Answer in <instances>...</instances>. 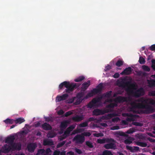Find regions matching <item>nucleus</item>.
Listing matches in <instances>:
<instances>
[{"mask_svg":"<svg viewBox=\"0 0 155 155\" xmlns=\"http://www.w3.org/2000/svg\"><path fill=\"white\" fill-rule=\"evenodd\" d=\"M70 133V131H68L67 129H66L64 133V135H66L68 136L69 135Z\"/></svg>","mask_w":155,"mask_h":155,"instance_id":"57","label":"nucleus"},{"mask_svg":"<svg viewBox=\"0 0 155 155\" xmlns=\"http://www.w3.org/2000/svg\"><path fill=\"white\" fill-rule=\"evenodd\" d=\"M148 83L150 87H152L155 86V81L153 79L148 80Z\"/></svg>","mask_w":155,"mask_h":155,"instance_id":"24","label":"nucleus"},{"mask_svg":"<svg viewBox=\"0 0 155 155\" xmlns=\"http://www.w3.org/2000/svg\"><path fill=\"white\" fill-rule=\"evenodd\" d=\"M83 99L82 98H77L76 101L74 103L75 105L79 104L82 101Z\"/></svg>","mask_w":155,"mask_h":155,"instance_id":"42","label":"nucleus"},{"mask_svg":"<svg viewBox=\"0 0 155 155\" xmlns=\"http://www.w3.org/2000/svg\"><path fill=\"white\" fill-rule=\"evenodd\" d=\"M103 87V84L102 83L99 84L96 87V88L99 92H101Z\"/></svg>","mask_w":155,"mask_h":155,"instance_id":"32","label":"nucleus"},{"mask_svg":"<svg viewBox=\"0 0 155 155\" xmlns=\"http://www.w3.org/2000/svg\"><path fill=\"white\" fill-rule=\"evenodd\" d=\"M73 114L72 112L71 111H68L66 112L64 114V116L67 117L69 115L72 114Z\"/></svg>","mask_w":155,"mask_h":155,"instance_id":"52","label":"nucleus"},{"mask_svg":"<svg viewBox=\"0 0 155 155\" xmlns=\"http://www.w3.org/2000/svg\"><path fill=\"white\" fill-rule=\"evenodd\" d=\"M109 110L107 109L101 110L99 109H94L93 111V115L98 116L101 115H103L105 113H108Z\"/></svg>","mask_w":155,"mask_h":155,"instance_id":"6","label":"nucleus"},{"mask_svg":"<svg viewBox=\"0 0 155 155\" xmlns=\"http://www.w3.org/2000/svg\"><path fill=\"white\" fill-rule=\"evenodd\" d=\"M64 86L66 89L65 90V92L67 93H70L72 92L78 86L76 83H71L69 82L65 81L60 84L59 87L60 89H62Z\"/></svg>","mask_w":155,"mask_h":155,"instance_id":"3","label":"nucleus"},{"mask_svg":"<svg viewBox=\"0 0 155 155\" xmlns=\"http://www.w3.org/2000/svg\"><path fill=\"white\" fill-rule=\"evenodd\" d=\"M148 100L149 104L155 107V100L151 99H148Z\"/></svg>","mask_w":155,"mask_h":155,"instance_id":"45","label":"nucleus"},{"mask_svg":"<svg viewBox=\"0 0 155 155\" xmlns=\"http://www.w3.org/2000/svg\"><path fill=\"white\" fill-rule=\"evenodd\" d=\"M87 106V107L91 108L93 107L95 105L91 101L88 104Z\"/></svg>","mask_w":155,"mask_h":155,"instance_id":"49","label":"nucleus"},{"mask_svg":"<svg viewBox=\"0 0 155 155\" xmlns=\"http://www.w3.org/2000/svg\"><path fill=\"white\" fill-rule=\"evenodd\" d=\"M120 86L123 87H128L126 91L129 95H131L133 97H138L144 95V91L142 88H140L136 90L135 87V84L131 83L130 82H123L121 84Z\"/></svg>","mask_w":155,"mask_h":155,"instance_id":"2","label":"nucleus"},{"mask_svg":"<svg viewBox=\"0 0 155 155\" xmlns=\"http://www.w3.org/2000/svg\"><path fill=\"white\" fill-rule=\"evenodd\" d=\"M123 64V61L121 60H118L116 63V65L118 67H120Z\"/></svg>","mask_w":155,"mask_h":155,"instance_id":"35","label":"nucleus"},{"mask_svg":"<svg viewBox=\"0 0 155 155\" xmlns=\"http://www.w3.org/2000/svg\"><path fill=\"white\" fill-rule=\"evenodd\" d=\"M75 127V126L74 125H71L69 127L67 128V129L70 132H71V131L73 130V129H74Z\"/></svg>","mask_w":155,"mask_h":155,"instance_id":"48","label":"nucleus"},{"mask_svg":"<svg viewBox=\"0 0 155 155\" xmlns=\"http://www.w3.org/2000/svg\"><path fill=\"white\" fill-rule=\"evenodd\" d=\"M120 76L119 74L117 73H115L114 75H113V77L114 78H119Z\"/></svg>","mask_w":155,"mask_h":155,"instance_id":"62","label":"nucleus"},{"mask_svg":"<svg viewBox=\"0 0 155 155\" xmlns=\"http://www.w3.org/2000/svg\"><path fill=\"white\" fill-rule=\"evenodd\" d=\"M152 64L151 65V68L153 69L155 71V60L152 59L151 60Z\"/></svg>","mask_w":155,"mask_h":155,"instance_id":"46","label":"nucleus"},{"mask_svg":"<svg viewBox=\"0 0 155 155\" xmlns=\"http://www.w3.org/2000/svg\"><path fill=\"white\" fill-rule=\"evenodd\" d=\"M94 120V119L93 117H91L88 118V119L87 120V121L88 123L89 122L91 121H93Z\"/></svg>","mask_w":155,"mask_h":155,"instance_id":"63","label":"nucleus"},{"mask_svg":"<svg viewBox=\"0 0 155 155\" xmlns=\"http://www.w3.org/2000/svg\"><path fill=\"white\" fill-rule=\"evenodd\" d=\"M126 148L127 149L129 150L131 152H134L136 151H138L139 150V147L137 146L132 147L128 145L126 146Z\"/></svg>","mask_w":155,"mask_h":155,"instance_id":"13","label":"nucleus"},{"mask_svg":"<svg viewBox=\"0 0 155 155\" xmlns=\"http://www.w3.org/2000/svg\"><path fill=\"white\" fill-rule=\"evenodd\" d=\"M82 135L84 137H89L91 135V133L89 132H84L82 134Z\"/></svg>","mask_w":155,"mask_h":155,"instance_id":"47","label":"nucleus"},{"mask_svg":"<svg viewBox=\"0 0 155 155\" xmlns=\"http://www.w3.org/2000/svg\"><path fill=\"white\" fill-rule=\"evenodd\" d=\"M142 69L146 71L149 72L150 71V68L147 66L143 65L142 67Z\"/></svg>","mask_w":155,"mask_h":155,"instance_id":"30","label":"nucleus"},{"mask_svg":"<svg viewBox=\"0 0 155 155\" xmlns=\"http://www.w3.org/2000/svg\"><path fill=\"white\" fill-rule=\"evenodd\" d=\"M102 98V96L97 98H95L92 100L91 101V102L94 105H95V104H96L97 103L100 101Z\"/></svg>","mask_w":155,"mask_h":155,"instance_id":"21","label":"nucleus"},{"mask_svg":"<svg viewBox=\"0 0 155 155\" xmlns=\"http://www.w3.org/2000/svg\"><path fill=\"white\" fill-rule=\"evenodd\" d=\"M60 152L59 151L56 150L53 153V155H60Z\"/></svg>","mask_w":155,"mask_h":155,"instance_id":"64","label":"nucleus"},{"mask_svg":"<svg viewBox=\"0 0 155 155\" xmlns=\"http://www.w3.org/2000/svg\"><path fill=\"white\" fill-rule=\"evenodd\" d=\"M2 153H8L10 151V146L9 144H5L2 147L1 149Z\"/></svg>","mask_w":155,"mask_h":155,"instance_id":"10","label":"nucleus"},{"mask_svg":"<svg viewBox=\"0 0 155 155\" xmlns=\"http://www.w3.org/2000/svg\"><path fill=\"white\" fill-rule=\"evenodd\" d=\"M90 80H88L87 82L84 83L82 84V89H84V90H86L90 85Z\"/></svg>","mask_w":155,"mask_h":155,"instance_id":"15","label":"nucleus"},{"mask_svg":"<svg viewBox=\"0 0 155 155\" xmlns=\"http://www.w3.org/2000/svg\"><path fill=\"white\" fill-rule=\"evenodd\" d=\"M68 120H64L61 122L60 124V127L62 128L65 129L68 126Z\"/></svg>","mask_w":155,"mask_h":155,"instance_id":"22","label":"nucleus"},{"mask_svg":"<svg viewBox=\"0 0 155 155\" xmlns=\"http://www.w3.org/2000/svg\"><path fill=\"white\" fill-rule=\"evenodd\" d=\"M139 62L141 64H144L145 63V59L142 57H140L139 58Z\"/></svg>","mask_w":155,"mask_h":155,"instance_id":"38","label":"nucleus"},{"mask_svg":"<svg viewBox=\"0 0 155 155\" xmlns=\"http://www.w3.org/2000/svg\"><path fill=\"white\" fill-rule=\"evenodd\" d=\"M88 125V123L87 121L83 122L79 124V127H85Z\"/></svg>","mask_w":155,"mask_h":155,"instance_id":"31","label":"nucleus"},{"mask_svg":"<svg viewBox=\"0 0 155 155\" xmlns=\"http://www.w3.org/2000/svg\"><path fill=\"white\" fill-rule=\"evenodd\" d=\"M56 136V134L54 133L49 132L48 134V137L53 138Z\"/></svg>","mask_w":155,"mask_h":155,"instance_id":"40","label":"nucleus"},{"mask_svg":"<svg viewBox=\"0 0 155 155\" xmlns=\"http://www.w3.org/2000/svg\"><path fill=\"white\" fill-rule=\"evenodd\" d=\"M43 144L45 146H51L53 145L54 143L51 140H45L43 141Z\"/></svg>","mask_w":155,"mask_h":155,"instance_id":"20","label":"nucleus"},{"mask_svg":"<svg viewBox=\"0 0 155 155\" xmlns=\"http://www.w3.org/2000/svg\"><path fill=\"white\" fill-rule=\"evenodd\" d=\"M15 150H20L21 148V143H15Z\"/></svg>","mask_w":155,"mask_h":155,"instance_id":"26","label":"nucleus"},{"mask_svg":"<svg viewBox=\"0 0 155 155\" xmlns=\"http://www.w3.org/2000/svg\"><path fill=\"white\" fill-rule=\"evenodd\" d=\"M45 120L46 122H49L50 121H52V118L51 117H45Z\"/></svg>","mask_w":155,"mask_h":155,"instance_id":"51","label":"nucleus"},{"mask_svg":"<svg viewBox=\"0 0 155 155\" xmlns=\"http://www.w3.org/2000/svg\"><path fill=\"white\" fill-rule=\"evenodd\" d=\"M134 132V130L133 128H130L129 130H128L127 132V133L128 134H132L133 132Z\"/></svg>","mask_w":155,"mask_h":155,"instance_id":"54","label":"nucleus"},{"mask_svg":"<svg viewBox=\"0 0 155 155\" xmlns=\"http://www.w3.org/2000/svg\"><path fill=\"white\" fill-rule=\"evenodd\" d=\"M130 99L129 98H128L127 97H122L119 96L116 97L114 100V101L116 103H123L124 102L130 101Z\"/></svg>","mask_w":155,"mask_h":155,"instance_id":"7","label":"nucleus"},{"mask_svg":"<svg viewBox=\"0 0 155 155\" xmlns=\"http://www.w3.org/2000/svg\"><path fill=\"white\" fill-rule=\"evenodd\" d=\"M114 140L112 138H103V139H98L97 140V142L100 144H103L105 142H114Z\"/></svg>","mask_w":155,"mask_h":155,"instance_id":"9","label":"nucleus"},{"mask_svg":"<svg viewBox=\"0 0 155 155\" xmlns=\"http://www.w3.org/2000/svg\"><path fill=\"white\" fill-rule=\"evenodd\" d=\"M75 151L76 152H77L78 154H80L82 153V151L81 150L78 149L76 148L75 149Z\"/></svg>","mask_w":155,"mask_h":155,"instance_id":"55","label":"nucleus"},{"mask_svg":"<svg viewBox=\"0 0 155 155\" xmlns=\"http://www.w3.org/2000/svg\"><path fill=\"white\" fill-rule=\"evenodd\" d=\"M25 121V120L23 118L20 117L15 120L14 122L16 124H21Z\"/></svg>","mask_w":155,"mask_h":155,"instance_id":"23","label":"nucleus"},{"mask_svg":"<svg viewBox=\"0 0 155 155\" xmlns=\"http://www.w3.org/2000/svg\"><path fill=\"white\" fill-rule=\"evenodd\" d=\"M117 104L116 103H111L107 106V107L109 108H113L114 107L117 106Z\"/></svg>","mask_w":155,"mask_h":155,"instance_id":"37","label":"nucleus"},{"mask_svg":"<svg viewBox=\"0 0 155 155\" xmlns=\"http://www.w3.org/2000/svg\"><path fill=\"white\" fill-rule=\"evenodd\" d=\"M132 141L129 139H127L124 140V143L126 144H129L131 143Z\"/></svg>","mask_w":155,"mask_h":155,"instance_id":"53","label":"nucleus"},{"mask_svg":"<svg viewBox=\"0 0 155 155\" xmlns=\"http://www.w3.org/2000/svg\"><path fill=\"white\" fill-rule=\"evenodd\" d=\"M15 120L13 119H11L9 118H7L6 120H4L3 121L7 124H11L14 122Z\"/></svg>","mask_w":155,"mask_h":155,"instance_id":"25","label":"nucleus"},{"mask_svg":"<svg viewBox=\"0 0 155 155\" xmlns=\"http://www.w3.org/2000/svg\"><path fill=\"white\" fill-rule=\"evenodd\" d=\"M84 79V77L83 76H81L75 79L74 80V81L76 82H79L82 81Z\"/></svg>","mask_w":155,"mask_h":155,"instance_id":"28","label":"nucleus"},{"mask_svg":"<svg viewBox=\"0 0 155 155\" xmlns=\"http://www.w3.org/2000/svg\"><path fill=\"white\" fill-rule=\"evenodd\" d=\"M115 147L114 144L113 143H107L105 144L104 146V147L106 149H114Z\"/></svg>","mask_w":155,"mask_h":155,"instance_id":"19","label":"nucleus"},{"mask_svg":"<svg viewBox=\"0 0 155 155\" xmlns=\"http://www.w3.org/2000/svg\"><path fill=\"white\" fill-rule=\"evenodd\" d=\"M15 139V136L13 135H11L7 137L5 140V143L10 144L13 143Z\"/></svg>","mask_w":155,"mask_h":155,"instance_id":"12","label":"nucleus"},{"mask_svg":"<svg viewBox=\"0 0 155 155\" xmlns=\"http://www.w3.org/2000/svg\"><path fill=\"white\" fill-rule=\"evenodd\" d=\"M83 117L82 116H76L72 117V120L78 122L80 121L83 119Z\"/></svg>","mask_w":155,"mask_h":155,"instance_id":"17","label":"nucleus"},{"mask_svg":"<svg viewBox=\"0 0 155 155\" xmlns=\"http://www.w3.org/2000/svg\"><path fill=\"white\" fill-rule=\"evenodd\" d=\"M150 49L152 51H155V44L151 45L150 47Z\"/></svg>","mask_w":155,"mask_h":155,"instance_id":"56","label":"nucleus"},{"mask_svg":"<svg viewBox=\"0 0 155 155\" xmlns=\"http://www.w3.org/2000/svg\"><path fill=\"white\" fill-rule=\"evenodd\" d=\"M51 152V150L49 148H47L46 150H45V153L43 155H51L50 153Z\"/></svg>","mask_w":155,"mask_h":155,"instance_id":"43","label":"nucleus"},{"mask_svg":"<svg viewBox=\"0 0 155 155\" xmlns=\"http://www.w3.org/2000/svg\"><path fill=\"white\" fill-rule=\"evenodd\" d=\"M84 95V92H79L77 94L76 97L77 98H82Z\"/></svg>","mask_w":155,"mask_h":155,"instance_id":"39","label":"nucleus"},{"mask_svg":"<svg viewBox=\"0 0 155 155\" xmlns=\"http://www.w3.org/2000/svg\"><path fill=\"white\" fill-rule=\"evenodd\" d=\"M37 147V145L35 143H30L27 145V148L29 152L33 153Z\"/></svg>","mask_w":155,"mask_h":155,"instance_id":"8","label":"nucleus"},{"mask_svg":"<svg viewBox=\"0 0 155 155\" xmlns=\"http://www.w3.org/2000/svg\"><path fill=\"white\" fill-rule=\"evenodd\" d=\"M150 95L151 96H155V90L152 91L149 93Z\"/></svg>","mask_w":155,"mask_h":155,"instance_id":"60","label":"nucleus"},{"mask_svg":"<svg viewBox=\"0 0 155 155\" xmlns=\"http://www.w3.org/2000/svg\"><path fill=\"white\" fill-rule=\"evenodd\" d=\"M122 116L123 117H129L126 118V120H122V121L123 124L124 125H127L128 124L127 121L131 122L134 121V118L136 115L130 113H124L122 114Z\"/></svg>","mask_w":155,"mask_h":155,"instance_id":"4","label":"nucleus"},{"mask_svg":"<svg viewBox=\"0 0 155 155\" xmlns=\"http://www.w3.org/2000/svg\"><path fill=\"white\" fill-rule=\"evenodd\" d=\"M137 144L142 147H146L147 146L146 143L141 142H137Z\"/></svg>","mask_w":155,"mask_h":155,"instance_id":"33","label":"nucleus"},{"mask_svg":"<svg viewBox=\"0 0 155 155\" xmlns=\"http://www.w3.org/2000/svg\"><path fill=\"white\" fill-rule=\"evenodd\" d=\"M120 127H119L118 126H116L113 127L111 128V129L112 130H118L119 129Z\"/></svg>","mask_w":155,"mask_h":155,"instance_id":"59","label":"nucleus"},{"mask_svg":"<svg viewBox=\"0 0 155 155\" xmlns=\"http://www.w3.org/2000/svg\"><path fill=\"white\" fill-rule=\"evenodd\" d=\"M85 143L86 145L89 147L90 148H92L93 147V144L91 142L89 141H87Z\"/></svg>","mask_w":155,"mask_h":155,"instance_id":"36","label":"nucleus"},{"mask_svg":"<svg viewBox=\"0 0 155 155\" xmlns=\"http://www.w3.org/2000/svg\"><path fill=\"white\" fill-rule=\"evenodd\" d=\"M64 111L62 110H61L58 111V114L59 115H62L64 113Z\"/></svg>","mask_w":155,"mask_h":155,"instance_id":"58","label":"nucleus"},{"mask_svg":"<svg viewBox=\"0 0 155 155\" xmlns=\"http://www.w3.org/2000/svg\"><path fill=\"white\" fill-rule=\"evenodd\" d=\"M112 154L111 153V151H108V150H104L103 153L102 155H112Z\"/></svg>","mask_w":155,"mask_h":155,"instance_id":"34","label":"nucleus"},{"mask_svg":"<svg viewBox=\"0 0 155 155\" xmlns=\"http://www.w3.org/2000/svg\"><path fill=\"white\" fill-rule=\"evenodd\" d=\"M93 135L94 136L97 137H99L103 136V134L101 133H95L93 134Z\"/></svg>","mask_w":155,"mask_h":155,"instance_id":"50","label":"nucleus"},{"mask_svg":"<svg viewBox=\"0 0 155 155\" xmlns=\"http://www.w3.org/2000/svg\"><path fill=\"white\" fill-rule=\"evenodd\" d=\"M134 124L136 126H142L141 123L138 122H135Z\"/></svg>","mask_w":155,"mask_h":155,"instance_id":"61","label":"nucleus"},{"mask_svg":"<svg viewBox=\"0 0 155 155\" xmlns=\"http://www.w3.org/2000/svg\"><path fill=\"white\" fill-rule=\"evenodd\" d=\"M73 140L77 143L82 144L85 140V138L82 134L81 135L78 134L75 136Z\"/></svg>","mask_w":155,"mask_h":155,"instance_id":"5","label":"nucleus"},{"mask_svg":"<svg viewBox=\"0 0 155 155\" xmlns=\"http://www.w3.org/2000/svg\"><path fill=\"white\" fill-rule=\"evenodd\" d=\"M10 146V151H15V143L13 142L10 144H9Z\"/></svg>","mask_w":155,"mask_h":155,"instance_id":"29","label":"nucleus"},{"mask_svg":"<svg viewBox=\"0 0 155 155\" xmlns=\"http://www.w3.org/2000/svg\"><path fill=\"white\" fill-rule=\"evenodd\" d=\"M42 127L45 130H51L52 129L51 126L46 123H45L42 125Z\"/></svg>","mask_w":155,"mask_h":155,"instance_id":"16","label":"nucleus"},{"mask_svg":"<svg viewBox=\"0 0 155 155\" xmlns=\"http://www.w3.org/2000/svg\"><path fill=\"white\" fill-rule=\"evenodd\" d=\"M132 72V68L130 67H129L126 68L121 73V74L128 75L130 74Z\"/></svg>","mask_w":155,"mask_h":155,"instance_id":"14","label":"nucleus"},{"mask_svg":"<svg viewBox=\"0 0 155 155\" xmlns=\"http://www.w3.org/2000/svg\"><path fill=\"white\" fill-rule=\"evenodd\" d=\"M148 101V99H145L142 98L138 100V101L141 102V103H136L134 102H132L130 103V111L133 112L134 113L139 114V111L136 110V109H145L144 113L145 114H150L154 112L155 109L152 106L144 104H147Z\"/></svg>","mask_w":155,"mask_h":155,"instance_id":"1","label":"nucleus"},{"mask_svg":"<svg viewBox=\"0 0 155 155\" xmlns=\"http://www.w3.org/2000/svg\"><path fill=\"white\" fill-rule=\"evenodd\" d=\"M68 96L67 94H64L61 96H57L56 97V101L57 102H60L62 101L65 100Z\"/></svg>","mask_w":155,"mask_h":155,"instance_id":"11","label":"nucleus"},{"mask_svg":"<svg viewBox=\"0 0 155 155\" xmlns=\"http://www.w3.org/2000/svg\"><path fill=\"white\" fill-rule=\"evenodd\" d=\"M112 91H110L107 92L105 94H103V95L105 97L107 98L110 97L111 95Z\"/></svg>","mask_w":155,"mask_h":155,"instance_id":"41","label":"nucleus"},{"mask_svg":"<svg viewBox=\"0 0 155 155\" xmlns=\"http://www.w3.org/2000/svg\"><path fill=\"white\" fill-rule=\"evenodd\" d=\"M65 143L66 141H64L58 143L57 145V148H59L61 147L65 144Z\"/></svg>","mask_w":155,"mask_h":155,"instance_id":"44","label":"nucleus"},{"mask_svg":"<svg viewBox=\"0 0 155 155\" xmlns=\"http://www.w3.org/2000/svg\"><path fill=\"white\" fill-rule=\"evenodd\" d=\"M100 93L98 91V90L96 88H94L92 90H91L90 92L88 93V96H93L94 95L98 93Z\"/></svg>","mask_w":155,"mask_h":155,"instance_id":"18","label":"nucleus"},{"mask_svg":"<svg viewBox=\"0 0 155 155\" xmlns=\"http://www.w3.org/2000/svg\"><path fill=\"white\" fill-rule=\"evenodd\" d=\"M45 150L44 149H40L38 150L36 155H43L45 153Z\"/></svg>","mask_w":155,"mask_h":155,"instance_id":"27","label":"nucleus"}]
</instances>
